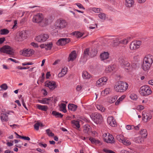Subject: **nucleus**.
<instances>
[{"label": "nucleus", "mask_w": 153, "mask_h": 153, "mask_svg": "<svg viewBox=\"0 0 153 153\" xmlns=\"http://www.w3.org/2000/svg\"><path fill=\"white\" fill-rule=\"evenodd\" d=\"M76 58V51H73L70 54L68 59V61H73Z\"/></svg>", "instance_id": "412c9836"}, {"label": "nucleus", "mask_w": 153, "mask_h": 153, "mask_svg": "<svg viewBox=\"0 0 153 153\" xmlns=\"http://www.w3.org/2000/svg\"><path fill=\"white\" fill-rule=\"evenodd\" d=\"M131 144V143L129 141L127 140H125V145L129 146Z\"/></svg>", "instance_id": "0e129e2a"}, {"label": "nucleus", "mask_w": 153, "mask_h": 153, "mask_svg": "<svg viewBox=\"0 0 153 153\" xmlns=\"http://www.w3.org/2000/svg\"><path fill=\"white\" fill-rule=\"evenodd\" d=\"M43 126V125L40 122H37V123H36L34 126V128L36 130H38L39 129V126L42 127Z\"/></svg>", "instance_id": "58836bf2"}, {"label": "nucleus", "mask_w": 153, "mask_h": 153, "mask_svg": "<svg viewBox=\"0 0 153 153\" xmlns=\"http://www.w3.org/2000/svg\"><path fill=\"white\" fill-rule=\"evenodd\" d=\"M30 45L31 46H33L34 48H38V45L37 44L34 42L31 43Z\"/></svg>", "instance_id": "69168bd1"}, {"label": "nucleus", "mask_w": 153, "mask_h": 153, "mask_svg": "<svg viewBox=\"0 0 153 153\" xmlns=\"http://www.w3.org/2000/svg\"><path fill=\"white\" fill-rule=\"evenodd\" d=\"M91 57L90 50L89 48H86L84 51L83 57L80 59L81 62L84 63L86 61L87 59Z\"/></svg>", "instance_id": "0eeeda50"}, {"label": "nucleus", "mask_w": 153, "mask_h": 153, "mask_svg": "<svg viewBox=\"0 0 153 153\" xmlns=\"http://www.w3.org/2000/svg\"><path fill=\"white\" fill-rule=\"evenodd\" d=\"M52 114L55 116L56 118H62L63 116V115L61 113L55 111H53Z\"/></svg>", "instance_id": "473e14b6"}, {"label": "nucleus", "mask_w": 153, "mask_h": 153, "mask_svg": "<svg viewBox=\"0 0 153 153\" xmlns=\"http://www.w3.org/2000/svg\"><path fill=\"white\" fill-rule=\"evenodd\" d=\"M61 71L62 73L63 74L65 75L66 74L67 72V68L65 67L63 68L62 69Z\"/></svg>", "instance_id": "13d9d810"}, {"label": "nucleus", "mask_w": 153, "mask_h": 153, "mask_svg": "<svg viewBox=\"0 0 153 153\" xmlns=\"http://www.w3.org/2000/svg\"><path fill=\"white\" fill-rule=\"evenodd\" d=\"M90 117L92 120L96 124L100 123L102 120V116L99 113H92L90 115Z\"/></svg>", "instance_id": "39448f33"}, {"label": "nucleus", "mask_w": 153, "mask_h": 153, "mask_svg": "<svg viewBox=\"0 0 153 153\" xmlns=\"http://www.w3.org/2000/svg\"><path fill=\"white\" fill-rule=\"evenodd\" d=\"M131 69L130 64L128 62H125V69L129 70Z\"/></svg>", "instance_id": "a18cd8bd"}, {"label": "nucleus", "mask_w": 153, "mask_h": 153, "mask_svg": "<svg viewBox=\"0 0 153 153\" xmlns=\"http://www.w3.org/2000/svg\"><path fill=\"white\" fill-rule=\"evenodd\" d=\"M45 85L52 90H53L56 87L55 82L53 81H46L45 82Z\"/></svg>", "instance_id": "2eb2a0df"}, {"label": "nucleus", "mask_w": 153, "mask_h": 153, "mask_svg": "<svg viewBox=\"0 0 153 153\" xmlns=\"http://www.w3.org/2000/svg\"><path fill=\"white\" fill-rule=\"evenodd\" d=\"M0 34L1 35H6L9 32V30L7 29H1L0 31Z\"/></svg>", "instance_id": "37998d69"}, {"label": "nucleus", "mask_w": 153, "mask_h": 153, "mask_svg": "<svg viewBox=\"0 0 153 153\" xmlns=\"http://www.w3.org/2000/svg\"><path fill=\"white\" fill-rule=\"evenodd\" d=\"M1 119V121L3 122H7L8 120L7 115L5 114H1L0 116Z\"/></svg>", "instance_id": "7c9ffc66"}, {"label": "nucleus", "mask_w": 153, "mask_h": 153, "mask_svg": "<svg viewBox=\"0 0 153 153\" xmlns=\"http://www.w3.org/2000/svg\"><path fill=\"white\" fill-rule=\"evenodd\" d=\"M46 132L48 135L49 136L53 137L54 135L53 133L50 131V130L49 129H47Z\"/></svg>", "instance_id": "603ef678"}, {"label": "nucleus", "mask_w": 153, "mask_h": 153, "mask_svg": "<svg viewBox=\"0 0 153 153\" xmlns=\"http://www.w3.org/2000/svg\"><path fill=\"white\" fill-rule=\"evenodd\" d=\"M107 80V78L106 77L101 78L97 81L96 85L97 87L102 86L105 84Z\"/></svg>", "instance_id": "4468645a"}, {"label": "nucleus", "mask_w": 153, "mask_h": 153, "mask_svg": "<svg viewBox=\"0 0 153 153\" xmlns=\"http://www.w3.org/2000/svg\"><path fill=\"white\" fill-rule=\"evenodd\" d=\"M72 34L77 38H80L83 35V34L79 32H75Z\"/></svg>", "instance_id": "ea45409f"}, {"label": "nucleus", "mask_w": 153, "mask_h": 153, "mask_svg": "<svg viewBox=\"0 0 153 153\" xmlns=\"http://www.w3.org/2000/svg\"><path fill=\"white\" fill-rule=\"evenodd\" d=\"M130 97L133 100H136L137 98V96L134 94H131L130 96Z\"/></svg>", "instance_id": "3c124183"}, {"label": "nucleus", "mask_w": 153, "mask_h": 153, "mask_svg": "<svg viewBox=\"0 0 153 153\" xmlns=\"http://www.w3.org/2000/svg\"><path fill=\"white\" fill-rule=\"evenodd\" d=\"M119 62L120 65L123 66L124 65V59L122 57H120L119 59Z\"/></svg>", "instance_id": "6e6d98bb"}, {"label": "nucleus", "mask_w": 153, "mask_h": 153, "mask_svg": "<svg viewBox=\"0 0 153 153\" xmlns=\"http://www.w3.org/2000/svg\"><path fill=\"white\" fill-rule=\"evenodd\" d=\"M96 107L98 110L101 111V112H104L105 110V108L101 105H97L96 106Z\"/></svg>", "instance_id": "79ce46f5"}, {"label": "nucleus", "mask_w": 153, "mask_h": 153, "mask_svg": "<svg viewBox=\"0 0 153 153\" xmlns=\"http://www.w3.org/2000/svg\"><path fill=\"white\" fill-rule=\"evenodd\" d=\"M68 25L67 22L62 19H59L56 22L55 25L57 28L60 30L66 27Z\"/></svg>", "instance_id": "20e7f679"}, {"label": "nucleus", "mask_w": 153, "mask_h": 153, "mask_svg": "<svg viewBox=\"0 0 153 153\" xmlns=\"http://www.w3.org/2000/svg\"><path fill=\"white\" fill-rule=\"evenodd\" d=\"M82 76L84 79H89L91 78L90 74L86 71H84L82 73Z\"/></svg>", "instance_id": "2f4dec72"}, {"label": "nucleus", "mask_w": 153, "mask_h": 153, "mask_svg": "<svg viewBox=\"0 0 153 153\" xmlns=\"http://www.w3.org/2000/svg\"><path fill=\"white\" fill-rule=\"evenodd\" d=\"M113 37V36H111L109 39L113 40V43L114 44L112 46L113 47H115L120 44H124V40L123 39L122 40H121V38L120 37L118 38Z\"/></svg>", "instance_id": "6e6552de"}, {"label": "nucleus", "mask_w": 153, "mask_h": 153, "mask_svg": "<svg viewBox=\"0 0 153 153\" xmlns=\"http://www.w3.org/2000/svg\"><path fill=\"white\" fill-rule=\"evenodd\" d=\"M153 62V56L151 54L146 55L144 58L142 68L144 71L149 70Z\"/></svg>", "instance_id": "f257e3e1"}, {"label": "nucleus", "mask_w": 153, "mask_h": 153, "mask_svg": "<svg viewBox=\"0 0 153 153\" xmlns=\"http://www.w3.org/2000/svg\"><path fill=\"white\" fill-rule=\"evenodd\" d=\"M13 48L8 45H4L0 48V51L1 53H6L11 55H14Z\"/></svg>", "instance_id": "7ed1b4c3"}, {"label": "nucleus", "mask_w": 153, "mask_h": 153, "mask_svg": "<svg viewBox=\"0 0 153 153\" xmlns=\"http://www.w3.org/2000/svg\"><path fill=\"white\" fill-rule=\"evenodd\" d=\"M116 71V65H113L108 66L106 67L105 70V71L106 73H113L115 72Z\"/></svg>", "instance_id": "dca6fc26"}, {"label": "nucleus", "mask_w": 153, "mask_h": 153, "mask_svg": "<svg viewBox=\"0 0 153 153\" xmlns=\"http://www.w3.org/2000/svg\"><path fill=\"white\" fill-rule=\"evenodd\" d=\"M88 9L90 11H92L96 13H99L102 10V9H101L96 7H90Z\"/></svg>", "instance_id": "e433bc0d"}, {"label": "nucleus", "mask_w": 153, "mask_h": 153, "mask_svg": "<svg viewBox=\"0 0 153 153\" xmlns=\"http://www.w3.org/2000/svg\"><path fill=\"white\" fill-rule=\"evenodd\" d=\"M36 106L39 109L45 111H46L48 108L47 105L37 104Z\"/></svg>", "instance_id": "a878e982"}, {"label": "nucleus", "mask_w": 153, "mask_h": 153, "mask_svg": "<svg viewBox=\"0 0 153 153\" xmlns=\"http://www.w3.org/2000/svg\"><path fill=\"white\" fill-rule=\"evenodd\" d=\"M125 36V41H126V44H127L129 41H130L131 39V36Z\"/></svg>", "instance_id": "09e8293b"}, {"label": "nucleus", "mask_w": 153, "mask_h": 153, "mask_svg": "<svg viewBox=\"0 0 153 153\" xmlns=\"http://www.w3.org/2000/svg\"><path fill=\"white\" fill-rule=\"evenodd\" d=\"M0 87L4 90H6L8 88V86L6 84H3L1 85Z\"/></svg>", "instance_id": "4d7b16f0"}, {"label": "nucleus", "mask_w": 153, "mask_h": 153, "mask_svg": "<svg viewBox=\"0 0 153 153\" xmlns=\"http://www.w3.org/2000/svg\"><path fill=\"white\" fill-rule=\"evenodd\" d=\"M108 139L106 138V140L105 142L107 143H113L114 142V139L113 136L111 134H108Z\"/></svg>", "instance_id": "5701e85b"}, {"label": "nucleus", "mask_w": 153, "mask_h": 153, "mask_svg": "<svg viewBox=\"0 0 153 153\" xmlns=\"http://www.w3.org/2000/svg\"><path fill=\"white\" fill-rule=\"evenodd\" d=\"M77 106L73 104H69L68 105V108L69 110L74 111L77 108Z\"/></svg>", "instance_id": "bb28decb"}, {"label": "nucleus", "mask_w": 153, "mask_h": 153, "mask_svg": "<svg viewBox=\"0 0 153 153\" xmlns=\"http://www.w3.org/2000/svg\"><path fill=\"white\" fill-rule=\"evenodd\" d=\"M82 89V87L80 85H77L76 88V90L78 91H80Z\"/></svg>", "instance_id": "338daca9"}, {"label": "nucleus", "mask_w": 153, "mask_h": 153, "mask_svg": "<svg viewBox=\"0 0 153 153\" xmlns=\"http://www.w3.org/2000/svg\"><path fill=\"white\" fill-rule=\"evenodd\" d=\"M134 0H126L125 5L127 7H131L134 4Z\"/></svg>", "instance_id": "c756f323"}, {"label": "nucleus", "mask_w": 153, "mask_h": 153, "mask_svg": "<svg viewBox=\"0 0 153 153\" xmlns=\"http://www.w3.org/2000/svg\"><path fill=\"white\" fill-rule=\"evenodd\" d=\"M36 150L37 151L41 153H43L45 152V151L44 150L41 149L39 148L37 149Z\"/></svg>", "instance_id": "774afa93"}, {"label": "nucleus", "mask_w": 153, "mask_h": 153, "mask_svg": "<svg viewBox=\"0 0 153 153\" xmlns=\"http://www.w3.org/2000/svg\"><path fill=\"white\" fill-rule=\"evenodd\" d=\"M152 92L151 88L148 85L143 86L140 88V94L143 96H148L151 94Z\"/></svg>", "instance_id": "f03ea898"}, {"label": "nucleus", "mask_w": 153, "mask_h": 153, "mask_svg": "<svg viewBox=\"0 0 153 153\" xmlns=\"http://www.w3.org/2000/svg\"><path fill=\"white\" fill-rule=\"evenodd\" d=\"M60 107V110L62 111L64 113H65L66 112V105L64 103H61L59 105Z\"/></svg>", "instance_id": "72a5a7b5"}, {"label": "nucleus", "mask_w": 153, "mask_h": 153, "mask_svg": "<svg viewBox=\"0 0 153 153\" xmlns=\"http://www.w3.org/2000/svg\"><path fill=\"white\" fill-rule=\"evenodd\" d=\"M140 127V124H139L135 126H134V129L136 130H138L139 129Z\"/></svg>", "instance_id": "e2e57ef3"}, {"label": "nucleus", "mask_w": 153, "mask_h": 153, "mask_svg": "<svg viewBox=\"0 0 153 153\" xmlns=\"http://www.w3.org/2000/svg\"><path fill=\"white\" fill-rule=\"evenodd\" d=\"M135 141L137 143H142L143 141V139L142 137H139L136 138L135 140Z\"/></svg>", "instance_id": "c03bdc74"}, {"label": "nucleus", "mask_w": 153, "mask_h": 153, "mask_svg": "<svg viewBox=\"0 0 153 153\" xmlns=\"http://www.w3.org/2000/svg\"><path fill=\"white\" fill-rule=\"evenodd\" d=\"M71 122L73 124V126L76 128H78L80 127L79 122L78 121L73 120Z\"/></svg>", "instance_id": "c9c22d12"}, {"label": "nucleus", "mask_w": 153, "mask_h": 153, "mask_svg": "<svg viewBox=\"0 0 153 153\" xmlns=\"http://www.w3.org/2000/svg\"><path fill=\"white\" fill-rule=\"evenodd\" d=\"M90 53H91V57H93L96 55V52L94 50H90Z\"/></svg>", "instance_id": "5fc2aeb1"}, {"label": "nucleus", "mask_w": 153, "mask_h": 153, "mask_svg": "<svg viewBox=\"0 0 153 153\" xmlns=\"http://www.w3.org/2000/svg\"><path fill=\"white\" fill-rule=\"evenodd\" d=\"M126 128L128 130H130L134 129V126L129 125L126 126Z\"/></svg>", "instance_id": "052dcab7"}, {"label": "nucleus", "mask_w": 153, "mask_h": 153, "mask_svg": "<svg viewBox=\"0 0 153 153\" xmlns=\"http://www.w3.org/2000/svg\"><path fill=\"white\" fill-rule=\"evenodd\" d=\"M83 131L87 135H90L91 133V128L88 125L85 126Z\"/></svg>", "instance_id": "aec40b11"}, {"label": "nucleus", "mask_w": 153, "mask_h": 153, "mask_svg": "<svg viewBox=\"0 0 153 153\" xmlns=\"http://www.w3.org/2000/svg\"><path fill=\"white\" fill-rule=\"evenodd\" d=\"M109 56V53L107 52H104L100 55V58L102 60H104L108 59Z\"/></svg>", "instance_id": "4be33fe9"}, {"label": "nucleus", "mask_w": 153, "mask_h": 153, "mask_svg": "<svg viewBox=\"0 0 153 153\" xmlns=\"http://www.w3.org/2000/svg\"><path fill=\"white\" fill-rule=\"evenodd\" d=\"M49 38V36L47 34H43L39 35L36 37L35 40L39 42L45 41Z\"/></svg>", "instance_id": "ddd939ff"}, {"label": "nucleus", "mask_w": 153, "mask_h": 153, "mask_svg": "<svg viewBox=\"0 0 153 153\" xmlns=\"http://www.w3.org/2000/svg\"><path fill=\"white\" fill-rule=\"evenodd\" d=\"M25 33L24 31H21L18 33L16 36V40L18 42H21L25 39Z\"/></svg>", "instance_id": "f8f14e48"}, {"label": "nucleus", "mask_w": 153, "mask_h": 153, "mask_svg": "<svg viewBox=\"0 0 153 153\" xmlns=\"http://www.w3.org/2000/svg\"><path fill=\"white\" fill-rule=\"evenodd\" d=\"M70 41L69 39L67 38H61L57 41V44L58 45H63L68 43Z\"/></svg>", "instance_id": "a211bd4d"}, {"label": "nucleus", "mask_w": 153, "mask_h": 153, "mask_svg": "<svg viewBox=\"0 0 153 153\" xmlns=\"http://www.w3.org/2000/svg\"><path fill=\"white\" fill-rule=\"evenodd\" d=\"M103 151L106 153H115L112 150H108L106 149H104Z\"/></svg>", "instance_id": "680f3d73"}, {"label": "nucleus", "mask_w": 153, "mask_h": 153, "mask_svg": "<svg viewBox=\"0 0 153 153\" xmlns=\"http://www.w3.org/2000/svg\"><path fill=\"white\" fill-rule=\"evenodd\" d=\"M141 43V42L139 41L132 42L129 46L130 49L131 51L136 50L140 47Z\"/></svg>", "instance_id": "9d476101"}, {"label": "nucleus", "mask_w": 153, "mask_h": 153, "mask_svg": "<svg viewBox=\"0 0 153 153\" xmlns=\"http://www.w3.org/2000/svg\"><path fill=\"white\" fill-rule=\"evenodd\" d=\"M99 17L101 19L103 20H105L106 18L105 14L104 13H101L98 15Z\"/></svg>", "instance_id": "de8ad7c7"}, {"label": "nucleus", "mask_w": 153, "mask_h": 153, "mask_svg": "<svg viewBox=\"0 0 153 153\" xmlns=\"http://www.w3.org/2000/svg\"><path fill=\"white\" fill-rule=\"evenodd\" d=\"M110 89L109 88H107L105 89L104 90L102 91L101 92V94L103 96H105L109 93L110 92Z\"/></svg>", "instance_id": "4c0bfd02"}, {"label": "nucleus", "mask_w": 153, "mask_h": 153, "mask_svg": "<svg viewBox=\"0 0 153 153\" xmlns=\"http://www.w3.org/2000/svg\"><path fill=\"white\" fill-rule=\"evenodd\" d=\"M124 83L123 82L119 81L116 83L114 87L115 90L117 91L123 92V91L124 86Z\"/></svg>", "instance_id": "9b49d317"}, {"label": "nucleus", "mask_w": 153, "mask_h": 153, "mask_svg": "<svg viewBox=\"0 0 153 153\" xmlns=\"http://www.w3.org/2000/svg\"><path fill=\"white\" fill-rule=\"evenodd\" d=\"M118 97L117 96H110L108 97L107 99V102L111 103L114 102L117 99Z\"/></svg>", "instance_id": "b1692460"}, {"label": "nucleus", "mask_w": 153, "mask_h": 153, "mask_svg": "<svg viewBox=\"0 0 153 153\" xmlns=\"http://www.w3.org/2000/svg\"><path fill=\"white\" fill-rule=\"evenodd\" d=\"M34 52V51L33 49L24 48L23 50H21L19 53L24 56L28 57L33 54Z\"/></svg>", "instance_id": "423d86ee"}, {"label": "nucleus", "mask_w": 153, "mask_h": 153, "mask_svg": "<svg viewBox=\"0 0 153 153\" xmlns=\"http://www.w3.org/2000/svg\"><path fill=\"white\" fill-rule=\"evenodd\" d=\"M51 21V17L48 18H45L43 19L42 22L43 23H44L45 25L47 24L48 23L50 22Z\"/></svg>", "instance_id": "a19ab883"}, {"label": "nucleus", "mask_w": 153, "mask_h": 153, "mask_svg": "<svg viewBox=\"0 0 153 153\" xmlns=\"http://www.w3.org/2000/svg\"><path fill=\"white\" fill-rule=\"evenodd\" d=\"M89 140L92 143L95 144H99V145H101L102 144V143L99 140H96L93 137H90L89 138Z\"/></svg>", "instance_id": "c85d7f7f"}, {"label": "nucleus", "mask_w": 153, "mask_h": 153, "mask_svg": "<svg viewBox=\"0 0 153 153\" xmlns=\"http://www.w3.org/2000/svg\"><path fill=\"white\" fill-rule=\"evenodd\" d=\"M107 122L110 126L112 127H114L117 126L116 122L115 120L113 117L110 116L108 117L107 118Z\"/></svg>", "instance_id": "f3484780"}, {"label": "nucleus", "mask_w": 153, "mask_h": 153, "mask_svg": "<svg viewBox=\"0 0 153 153\" xmlns=\"http://www.w3.org/2000/svg\"><path fill=\"white\" fill-rule=\"evenodd\" d=\"M46 45V47L45 48L47 50H50L52 47V43H50L49 44Z\"/></svg>", "instance_id": "864d4df0"}, {"label": "nucleus", "mask_w": 153, "mask_h": 153, "mask_svg": "<svg viewBox=\"0 0 153 153\" xmlns=\"http://www.w3.org/2000/svg\"><path fill=\"white\" fill-rule=\"evenodd\" d=\"M140 133L143 137H146L147 136V132L146 129H141L140 131Z\"/></svg>", "instance_id": "f704fd0d"}, {"label": "nucleus", "mask_w": 153, "mask_h": 153, "mask_svg": "<svg viewBox=\"0 0 153 153\" xmlns=\"http://www.w3.org/2000/svg\"><path fill=\"white\" fill-rule=\"evenodd\" d=\"M117 139L120 142H121L124 144V137L123 134H120L116 136Z\"/></svg>", "instance_id": "cd10ccee"}, {"label": "nucleus", "mask_w": 153, "mask_h": 153, "mask_svg": "<svg viewBox=\"0 0 153 153\" xmlns=\"http://www.w3.org/2000/svg\"><path fill=\"white\" fill-rule=\"evenodd\" d=\"M43 19V16L42 14L38 13L34 15L32 21L33 22L40 23L42 22Z\"/></svg>", "instance_id": "1a4fd4ad"}, {"label": "nucleus", "mask_w": 153, "mask_h": 153, "mask_svg": "<svg viewBox=\"0 0 153 153\" xmlns=\"http://www.w3.org/2000/svg\"><path fill=\"white\" fill-rule=\"evenodd\" d=\"M91 20H93V19L91 17L89 16L87 18L84 19V21L85 23H90V21Z\"/></svg>", "instance_id": "8fccbe9b"}, {"label": "nucleus", "mask_w": 153, "mask_h": 153, "mask_svg": "<svg viewBox=\"0 0 153 153\" xmlns=\"http://www.w3.org/2000/svg\"><path fill=\"white\" fill-rule=\"evenodd\" d=\"M75 4L77 5L79 8L82 9L83 10H85V9L82 6V5L79 3H76Z\"/></svg>", "instance_id": "bf43d9fd"}, {"label": "nucleus", "mask_w": 153, "mask_h": 153, "mask_svg": "<svg viewBox=\"0 0 153 153\" xmlns=\"http://www.w3.org/2000/svg\"><path fill=\"white\" fill-rule=\"evenodd\" d=\"M152 117V115L149 113L143 114V118L144 120H146V121H149Z\"/></svg>", "instance_id": "393cba45"}, {"label": "nucleus", "mask_w": 153, "mask_h": 153, "mask_svg": "<svg viewBox=\"0 0 153 153\" xmlns=\"http://www.w3.org/2000/svg\"><path fill=\"white\" fill-rule=\"evenodd\" d=\"M124 99V96L123 95L120 97L119 99L116 102L115 104L117 105L119 104L120 102L122 101Z\"/></svg>", "instance_id": "49530a36"}, {"label": "nucleus", "mask_w": 153, "mask_h": 153, "mask_svg": "<svg viewBox=\"0 0 153 153\" xmlns=\"http://www.w3.org/2000/svg\"><path fill=\"white\" fill-rule=\"evenodd\" d=\"M52 99V97H50L48 98H45L42 99V100H38V102L40 103L44 104H48L49 103L50 101Z\"/></svg>", "instance_id": "6ab92c4d"}]
</instances>
